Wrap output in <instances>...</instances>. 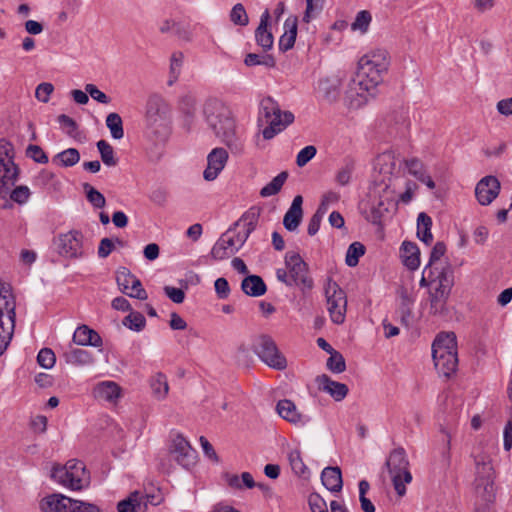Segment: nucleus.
Masks as SVG:
<instances>
[{
	"label": "nucleus",
	"instance_id": "a878e982",
	"mask_svg": "<svg viewBox=\"0 0 512 512\" xmlns=\"http://www.w3.org/2000/svg\"><path fill=\"white\" fill-rule=\"evenodd\" d=\"M236 246L233 243L232 229L226 231L213 245L211 256L215 260H223L237 252Z\"/></svg>",
	"mask_w": 512,
	"mask_h": 512
},
{
	"label": "nucleus",
	"instance_id": "6ab92c4d",
	"mask_svg": "<svg viewBox=\"0 0 512 512\" xmlns=\"http://www.w3.org/2000/svg\"><path fill=\"white\" fill-rule=\"evenodd\" d=\"M500 182L495 176H485L476 185L475 195L481 205H489L500 192Z\"/></svg>",
	"mask_w": 512,
	"mask_h": 512
},
{
	"label": "nucleus",
	"instance_id": "338daca9",
	"mask_svg": "<svg viewBox=\"0 0 512 512\" xmlns=\"http://www.w3.org/2000/svg\"><path fill=\"white\" fill-rule=\"evenodd\" d=\"M26 155L40 164H46L49 160L46 153L38 145H29L26 149Z\"/></svg>",
	"mask_w": 512,
	"mask_h": 512
},
{
	"label": "nucleus",
	"instance_id": "a18cd8bd",
	"mask_svg": "<svg viewBox=\"0 0 512 512\" xmlns=\"http://www.w3.org/2000/svg\"><path fill=\"white\" fill-rule=\"evenodd\" d=\"M83 191L86 195L87 201L97 209L103 208L106 205V199L104 195L99 192L96 188H94L89 183L82 184Z\"/></svg>",
	"mask_w": 512,
	"mask_h": 512
},
{
	"label": "nucleus",
	"instance_id": "ddd939ff",
	"mask_svg": "<svg viewBox=\"0 0 512 512\" xmlns=\"http://www.w3.org/2000/svg\"><path fill=\"white\" fill-rule=\"evenodd\" d=\"M145 123L154 133L167 130L169 125V107L160 95H151L146 104Z\"/></svg>",
	"mask_w": 512,
	"mask_h": 512
},
{
	"label": "nucleus",
	"instance_id": "8fccbe9b",
	"mask_svg": "<svg viewBox=\"0 0 512 512\" xmlns=\"http://www.w3.org/2000/svg\"><path fill=\"white\" fill-rule=\"evenodd\" d=\"M122 324L128 329L140 332L145 328L146 319L140 312H131L124 317Z\"/></svg>",
	"mask_w": 512,
	"mask_h": 512
},
{
	"label": "nucleus",
	"instance_id": "e433bc0d",
	"mask_svg": "<svg viewBox=\"0 0 512 512\" xmlns=\"http://www.w3.org/2000/svg\"><path fill=\"white\" fill-rule=\"evenodd\" d=\"M259 210L250 208L246 211L237 222L234 223L235 228H242L249 235L255 230L259 221Z\"/></svg>",
	"mask_w": 512,
	"mask_h": 512
},
{
	"label": "nucleus",
	"instance_id": "bb28decb",
	"mask_svg": "<svg viewBox=\"0 0 512 512\" xmlns=\"http://www.w3.org/2000/svg\"><path fill=\"white\" fill-rule=\"evenodd\" d=\"M280 417L294 424L304 425L309 422V418L297 411L296 405L289 399L278 401L276 406Z\"/></svg>",
	"mask_w": 512,
	"mask_h": 512
},
{
	"label": "nucleus",
	"instance_id": "9b49d317",
	"mask_svg": "<svg viewBox=\"0 0 512 512\" xmlns=\"http://www.w3.org/2000/svg\"><path fill=\"white\" fill-rule=\"evenodd\" d=\"M371 197V220L377 223L396 205L397 200L395 199L394 190L390 188V184L386 182L385 178L379 182L375 180L371 187Z\"/></svg>",
	"mask_w": 512,
	"mask_h": 512
},
{
	"label": "nucleus",
	"instance_id": "20e7f679",
	"mask_svg": "<svg viewBox=\"0 0 512 512\" xmlns=\"http://www.w3.org/2000/svg\"><path fill=\"white\" fill-rule=\"evenodd\" d=\"M494 452V445L478 442L471 451L474 460V492L476 497L484 503H491L494 500V467L491 455Z\"/></svg>",
	"mask_w": 512,
	"mask_h": 512
},
{
	"label": "nucleus",
	"instance_id": "680f3d73",
	"mask_svg": "<svg viewBox=\"0 0 512 512\" xmlns=\"http://www.w3.org/2000/svg\"><path fill=\"white\" fill-rule=\"evenodd\" d=\"M15 324L0 325V356L7 349L14 332Z\"/></svg>",
	"mask_w": 512,
	"mask_h": 512
},
{
	"label": "nucleus",
	"instance_id": "ea45409f",
	"mask_svg": "<svg viewBox=\"0 0 512 512\" xmlns=\"http://www.w3.org/2000/svg\"><path fill=\"white\" fill-rule=\"evenodd\" d=\"M183 60H184V55L182 52H174L171 55L170 66H169V77L167 80L168 86H173L177 82V80L181 74Z\"/></svg>",
	"mask_w": 512,
	"mask_h": 512
},
{
	"label": "nucleus",
	"instance_id": "f03ea898",
	"mask_svg": "<svg viewBox=\"0 0 512 512\" xmlns=\"http://www.w3.org/2000/svg\"><path fill=\"white\" fill-rule=\"evenodd\" d=\"M203 115L215 135L228 146L232 153H241L242 139L236 134L235 121L230 109L219 99L210 98L203 106Z\"/></svg>",
	"mask_w": 512,
	"mask_h": 512
},
{
	"label": "nucleus",
	"instance_id": "f704fd0d",
	"mask_svg": "<svg viewBox=\"0 0 512 512\" xmlns=\"http://www.w3.org/2000/svg\"><path fill=\"white\" fill-rule=\"evenodd\" d=\"M241 289L248 296L259 297L266 293L267 287L260 276L249 275L242 280Z\"/></svg>",
	"mask_w": 512,
	"mask_h": 512
},
{
	"label": "nucleus",
	"instance_id": "7ed1b4c3",
	"mask_svg": "<svg viewBox=\"0 0 512 512\" xmlns=\"http://www.w3.org/2000/svg\"><path fill=\"white\" fill-rule=\"evenodd\" d=\"M203 115L215 135L228 146L232 153H241L242 139L236 134L235 121L230 109L219 99L210 98L203 106Z\"/></svg>",
	"mask_w": 512,
	"mask_h": 512
},
{
	"label": "nucleus",
	"instance_id": "c9c22d12",
	"mask_svg": "<svg viewBox=\"0 0 512 512\" xmlns=\"http://www.w3.org/2000/svg\"><path fill=\"white\" fill-rule=\"evenodd\" d=\"M432 218L425 212H421L417 217V237L426 245H430L433 241L431 232Z\"/></svg>",
	"mask_w": 512,
	"mask_h": 512
},
{
	"label": "nucleus",
	"instance_id": "5fc2aeb1",
	"mask_svg": "<svg viewBox=\"0 0 512 512\" xmlns=\"http://www.w3.org/2000/svg\"><path fill=\"white\" fill-rule=\"evenodd\" d=\"M56 158L64 167H72L80 160V154L75 148H68L57 154Z\"/></svg>",
	"mask_w": 512,
	"mask_h": 512
},
{
	"label": "nucleus",
	"instance_id": "2eb2a0df",
	"mask_svg": "<svg viewBox=\"0 0 512 512\" xmlns=\"http://www.w3.org/2000/svg\"><path fill=\"white\" fill-rule=\"evenodd\" d=\"M169 451L173 459L183 468L189 469L196 463L197 452L182 434H176L172 438Z\"/></svg>",
	"mask_w": 512,
	"mask_h": 512
},
{
	"label": "nucleus",
	"instance_id": "3c124183",
	"mask_svg": "<svg viewBox=\"0 0 512 512\" xmlns=\"http://www.w3.org/2000/svg\"><path fill=\"white\" fill-rule=\"evenodd\" d=\"M365 253V247L360 242H353L349 245L346 253L345 262L349 267H355L359 258L363 256Z\"/></svg>",
	"mask_w": 512,
	"mask_h": 512
},
{
	"label": "nucleus",
	"instance_id": "b1692460",
	"mask_svg": "<svg viewBox=\"0 0 512 512\" xmlns=\"http://www.w3.org/2000/svg\"><path fill=\"white\" fill-rule=\"evenodd\" d=\"M320 390L328 393L335 401H342L348 394V387L344 383L332 380L323 374L316 378Z\"/></svg>",
	"mask_w": 512,
	"mask_h": 512
},
{
	"label": "nucleus",
	"instance_id": "7c9ffc66",
	"mask_svg": "<svg viewBox=\"0 0 512 512\" xmlns=\"http://www.w3.org/2000/svg\"><path fill=\"white\" fill-rule=\"evenodd\" d=\"M402 263L409 270H416L420 266V250L416 243L404 241L400 248Z\"/></svg>",
	"mask_w": 512,
	"mask_h": 512
},
{
	"label": "nucleus",
	"instance_id": "0e129e2a",
	"mask_svg": "<svg viewBox=\"0 0 512 512\" xmlns=\"http://www.w3.org/2000/svg\"><path fill=\"white\" fill-rule=\"evenodd\" d=\"M339 200H340V194L338 192L332 191V190L327 191L326 193L323 194L321 202H320L317 210H319L321 213L326 214V212L328 211V208L331 205L336 204Z\"/></svg>",
	"mask_w": 512,
	"mask_h": 512
},
{
	"label": "nucleus",
	"instance_id": "72a5a7b5",
	"mask_svg": "<svg viewBox=\"0 0 512 512\" xmlns=\"http://www.w3.org/2000/svg\"><path fill=\"white\" fill-rule=\"evenodd\" d=\"M297 36V18L289 17L284 22V33L279 39V49L286 52L293 48Z\"/></svg>",
	"mask_w": 512,
	"mask_h": 512
},
{
	"label": "nucleus",
	"instance_id": "1a4fd4ad",
	"mask_svg": "<svg viewBox=\"0 0 512 512\" xmlns=\"http://www.w3.org/2000/svg\"><path fill=\"white\" fill-rule=\"evenodd\" d=\"M385 464L397 494L403 496L406 493L405 485L412 481L405 450L402 447L392 450Z\"/></svg>",
	"mask_w": 512,
	"mask_h": 512
},
{
	"label": "nucleus",
	"instance_id": "58836bf2",
	"mask_svg": "<svg viewBox=\"0 0 512 512\" xmlns=\"http://www.w3.org/2000/svg\"><path fill=\"white\" fill-rule=\"evenodd\" d=\"M152 394L158 400H163L169 391V385L166 375L161 372L156 373L150 379Z\"/></svg>",
	"mask_w": 512,
	"mask_h": 512
},
{
	"label": "nucleus",
	"instance_id": "2f4dec72",
	"mask_svg": "<svg viewBox=\"0 0 512 512\" xmlns=\"http://www.w3.org/2000/svg\"><path fill=\"white\" fill-rule=\"evenodd\" d=\"M322 484L331 492H340L343 486L341 469L338 466H328L321 473Z\"/></svg>",
	"mask_w": 512,
	"mask_h": 512
},
{
	"label": "nucleus",
	"instance_id": "4c0bfd02",
	"mask_svg": "<svg viewBox=\"0 0 512 512\" xmlns=\"http://www.w3.org/2000/svg\"><path fill=\"white\" fill-rule=\"evenodd\" d=\"M430 313L440 315L446 311V304L450 294L429 289Z\"/></svg>",
	"mask_w": 512,
	"mask_h": 512
},
{
	"label": "nucleus",
	"instance_id": "4d7b16f0",
	"mask_svg": "<svg viewBox=\"0 0 512 512\" xmlns=\"http://www.w3.org/2000/svg\"><path fill=\"white\" fill-rule=\"evenodd\" d=\"M324 0H306V10L303 16V21L309 23L311 19L315 18L323 9Z\"/></svg>",
	"mask_w": 512,
	"mask_h": 512
},
{
	"label": "nucleus",
	"instance_id": "f8f14e48",
	"mask_svg": "<svg viewBox=\"0 0 512 512\" xmlns=\"http://www.w3.org/2000/svg\"><path fill=\"white\" fill-rule=\"evenodd\" d=\"M253 352L270 368L284 370L287 367L285 356L279 351L275 341L269 335H259L252 343Z\"/></svg>",
	"mask_w": 512,
	"mask_h": 512
},
{
	"label": "nucleus",
	"instance_id": "39448f33",
	"mask_svg": "<svg viewBox=\"0 0 512 512\" xmlns=\"http://www.w3.org/2000/svg\"><path fill=\"white\" fill-rule=\"evenodd\" d=\"M285 268L276 270V278L290 288H298L306 296L314 288L308 264L295 252H287L284 257Z\"/></svg>",
	"mask_w": 512,
	"mask_h": 512
},
{
	"label": "nucleus",
	"instance_id": "f3484780",
	"mask_svg": "<svg viewBox=\"0 0 512 512\" xmlns=\"http://www.w3.org/2000/svg\"><path fill=\"white\" fill-rule=\"evenodd\" d=\"M159 503V497L135 491L118 503L117 510L118 512H146L148 504L155 506Z\"/></svg>",
	"mask_w": 512,
	"mask_h": 512
},
{
	"label": "nucleus",
	"instance_id": "69168bd1",
	"mask_svg": "<svg viewBox=\"0 0 512 512\" xmlns=\"http://www.w3.org/2000/svg\"><path fill=\"white\" fill-rule=\"evenodd\" d=\"M54 91V86L49 82L40 83L35 90V97L38 101L47 103L51 94Z\"/></svg>",
	"mask_w": 512,
	"mask_h": 512
},
{
	"label": "nucleus",
	"instance_id": "de8ad7c7",
	"mask_svg": "<svg viewBox=\"0 0 512 512\" xmlns=\"http://www.w3.org/2000/svg\"><path fill=\"white\" fill-rule=\"evenodd\" d=\"M106 126L114 139H122L124 136L123 121L118 113L112 112L106 117Z\"/></svg>",
	"mask_w": 512,
	"mask_h": 512
},
{
	"label": "nucleus",
	"instance_id": "473e14b6",
	"mask_svg": "<svg viewBox=\"0 0 512 512\" xmlns=\"http://www.w3.org/2000/svg\"><path fill=\"white\" fill-rule=\"evenodd\" d=\"M405 165L408 169L409 174L414 176L417 180L424 183L429 189L435 188V182L426 173L423 162L418 158H411L405 160Z\"/></svg>",
	"mask_w": 512,
	"mask_h": 512
},
{
	"label": "nucleus",
	"instance_id": "13d9d810",
	"mask_svg": "<svg viewBox=\"0 0 512 512\" xmlns=\"http://www.w3.org/2000/svg\"><path fill=\"white\" fill-rule=\"evenodd\" d=\"M289 463L293 472L298 476L305 475L307 467L304 464L299 451H291L288 456Z\"/></svg>",
	"mask_w": 512,
	"mask_h": 512
},
{
	"label": "nucleus",
	"instance_id": "c85d7f7f",
	"mask_svg": "<svg viewBox=\"0 0 512 512\" xmlns=\"http://www.w3.org/2000/svg\"><path fill=\"white\" fill-rule=\"evenodd\" d=\"M302 203V196H295L290 208L285 213L283 225L288 231H295L300 225L303 216Z\"/></svg>",
	"mask_w": 512,
	"mask_h": 512
},
{
	"label": "nucleus",
	"instance_id": "603ef678",
	"mask_svg": "<svg viewBox=\"0 0 512 512\" xmlns=\"http://www.w3.org/2000/svg\"><path fill=\"white\" fill-rule=\"evenodd\" d=\"M135 278V275L126 267H121L116 272V281L120 290L127 295L129 288Z\"/></svg>",
	"mask_w": 512,
	"mask_h": 512
},
{
	"label": "nucleus",
	"instance_id": "412c9836",
	"mask_svg": "<svg viewBox=\"0 0 512 512\" xmlns=\"http://www.w3.org/2000/svg\"><path fill=\"white\" fill-rule=\"evenodd\" d=\"M74 499L60 493H54L44 497L39 508L41 512H72Z\"/></svg>",
	"mask_w": 512,
	"mask_h": 512
},
{
	"label": "nucleus",
	"instance_id": "49530a36",
	"mask_svg": "<svg viewBox=\"0 0 512 512\" xmlns=\"http://www.w3.org/2000/svg\"><path fill=\"white\" fill-rule=\"evenodd\" d=\"M96 145L103 163L109 167L116 166L118 159L115 157L113 147L106 140H99Z\"/></svg>",
	"mask_w": 512,
	"mask_h": 512
},
{
	"label": "nucleus",
	"instance_id": "9d476101",
	"mask_svg": "<svg viewBox=\"0 0 512 512\" xmlns=\"http://www.w3.org/2000/svg\"><path fill=\"white\" fill-rule=\"evenodd\" d=\"M13 147L5 139L0 140V200H5L18 178V167L13 161Z\"/></svg>",
	"mask_w": 512,
	"mask_h": 512
},
{
	"label": "nucleus",
	"instance_id": "393cba45",
	"mask_svg": "<svg viewBox=\"0 0 512 512\" xmlns=\"http://www.w3.org/2000/svg\"><path fill=\"white\" fill-rule=\"evenodd\" d=\"M270 20V12L266 9L260 17V23L255 30V40L258 46L264 51H268L273 47L274 38L272 32L268 29Z\"/></svg>",
	"mask_w": 512,
	"mask_h": 512
},
{
	"label": "nucleus",
	"instance_id": "dca6fc26",
	"mask_svg": "<svg viewBox=\"0 0 512 512\" xmlns=\"http://www.w3.org/2000/svg\"><path fill=\"white\" fill-rule=\"evenodd\" d=\"M83 235L79 231H70L61 234L56 240L58 253L66 258H77L82 256Z\"/></svg>",
	"mask_w": 512,
	"mask_h": 512
},
{
	"label": "nucleus",
	"instance_id": "052dcab7",
	"mask_svg": "<svg viewBox=\"0 0 512 512\" xmlns=\"http://www.w3.org/2000/svg\"><path fill=\"white\" fill-rule=\"evenodd\" d=\"M38 364L45 368L50 369L55 365L56 357L54 352L50 348H43L37 355Z\"/></svg>",
	"mask_w": 512,
	"mask_h": 512
},
{
	"label": "nucleus",
	"instance_id": "4be33fe9",
	"mask_svg": "<svg viewBox=\"0 0 512 512\" xmlns=\"http://www.w3.org/2000/svg\"><path fill=\"white\" fill-rule=\"evenodd\" d=\"M178 109L181 113L183 125L190 130L196 120L197 98L192 92L183 94L178 101Z\"/></svg>",
	"mask_w": 512,
	"mask_h": 512
},
{
	"label": "nucleus",
	"instance_id": "aec40b11",
	"mask_svg": "<svg viewBox=\"0 0 512 512\" xmlns=\"http://www.w3.org/2000/svg\"><path fill=\"white\" fill-rule=\"evenodd\" d=\"M228 153L224 148H214L207 156V167L203 172L206 181L215 180L224 169Z\"/></svg>",
	"mask_w": 512,
	"mask_h": 512
},
{
	"label": "nucleus",
	"instance_id": "79ce46f5",
	"mask_svg": "<svg viewBox=\"0 0 512 512\" xmlns=\"http://www.w3.org/2000/svg\"><path fill=\"white\" fill-rule=\"evenodd\" d=\"M400 296V313L402 321H406V319L411 317L412 307L415 302V296L412 292L408 291L405 288H402L399 292Z\"/></svg>",
	"mask_w": 512,
	"mask_h": 512
},
{
	"label": "nucleus",
	"instance_id": "a211bd4d",
	"mask_svg": "<svg viewBox=\"0 0 512 512\" xmlns=\"http://www.w3.org/2000/svg\"><path fill=\"white\" fill-rule=\"evenodd\" d=\"M15 300L10 286L0 281V325L15 324Z\"/></svg>",
	"mask_w": 512,
	"mask_h": 512
},
{
	"label": "nucleus",
	"instance_id": "a19ab883",
	"mask_svg": "<svg viewBox=\"0 0 512 512\" xmlns=\"http://www.w3.org/2000/svg\"><path fill=\"white\" fill-rule=\"evenodd\" d=\"M226 480L228 485L234 489L240 490L243 489L244 487L252 489L256 486V482L254 481L253 476L249 472H243L240 477L235 474L227 475Z\"/></svg>",
	"mask_w": 512,
	"mask_h": 512
},
{
	"label": "nucleus",
	"instance_id": "09e8293b",
	"mask_svg": "<svg viewBox=\"0 0 512 512\" xmlns=\"http://www.w3.org/2000/svg\"><path fill=\"white\" fill-rule=\"evenodd\" d=\"M66 360L73 365H88L93 363L92 355L82 348H75L66 353Z\"/></svg>",
	"mask_w": 512,
	"mask_h": 512
},
{
	"label": "nucleus",
	"instance_id": "423d86ee",
	"mask_svg": "<svg viewBox=\"0 0 512 512\" xmlns=\"http://www.w3.org/2000/svg\"><path fill=\"white\" fill-rule=\"evenodd\" d=\"M432 357L439 374L449 377L458 366L457 341L453 332L438 334L432 344Z\"/></svg>",
	"mask_w": 512,
	"mask_h": 512
},
{
	"label": "nucleus",
	"instance_id": "6e6552de",
	"mask_svg": "<svg viewBox=\"0 0 512 512\" xmlns=\"http://www.w3.org/2000/svg\"><path fill=\"white\" fill-rule=\"evenodd\" d=\"M260 115L267 123V126L262 131L265 140L274 138L294 121L293 113L282 111L279 104L270 96L261 100Z\"/></svg>",
	"mask_w": 512,
	"mask_h": 512
},
{
	"label": "nucleus",
	"instance_id": "6e6d98bb",
	"mask_svg": "<svg viewBox=\"0 0 512 512\" xmlns=\"http://www.w3.org/2000/svg\"><path fill=\"white\" fill-rule=\"evenodd\" d=\"M327 368L333 373H342L346 369L345 359L338 351H333L327 360Z\"/></svg>",
	"mask_w": 512,
	"mask_h": 512
},
{
	"label": "nucleus",
	"instance_id": "cd10ccee",
	"mask_svg": "<svg viewBox=\"0 0 512 512\" xmlns=\"http://www.w3.org/2000/svg\"><path fill=\"white\" fill-rule=\"evenodd\" d=\"M121 392V387L114 381L99 382L93 389L95 398L110 403H116L121 397Z\"/></svg>",
	"mask_w": 512,
	"mask_h": 512
},
{
	"label": "nucleus",
	"instance_id": "0eeeda50",
	"mask_svg": "<svg viewBox=\"0 0 512 512\" xmlns=\"http://www.w3.org/2000/svg\"><path fill=\"white\" fill-rule=\"evenodd\" d=\"M51 478L61 486L80 491L90 485V473L82 461L71 459L65 465H54Z\"/></svg>",
	"mask_w": 512,
	"mask_h": 512
},
{
	"label": "nucleus",
	"instance_id": "37998d69",
	"mask_svg": "<svg viewBox=\"0 0 512 512\" xmlns=\"http://www.w3.org/2000/svg\"><path fill=\"white\" fill-rule=\"evenodd\" d=\"M287 178L288 172L282 171L260 190V195L262 197L276 195L281 190Z\"/></svg>",
	"mask_w": 512,
	"mask_h": 512
},
{
	"label": "nucleus",
	"instance_id": "e2e57ef3",
	"mask_svg": "<svg viewBox=\"0 0 512 512\" xmlns=\"http://www.w3.org/2000/svg\"><path fill=\"white\" fill-rule=\"evenodd\" d=\"M372 20L371 14L366 11H360L357 13L354 22L352 23L353 30H360L361 32H366Z\"/></svg>",
	"mask_w": 512,
	"mask_h": 512
},
{
	"label": "nucleus",
	"instance_id": "864d4df0",
	"mask_svg": "<svg viewBox=\"0 0 512 512\" xmlns=\"http://www.w3.org/2000/svg\"><path fill=\"white\" fill-rule=\"evenodd\" d=\"M230 21L237 26H247L249 17L245 7L241 3L235 4L230 11Z\"/></svg>",
	"mask_w": 512,
	"mask_h": 512
},
{
	"label": "nucleus",
	"instance_id": "c756f323",
	"mask_svg": "<svg viewBox=\"0 0 512 512\" xmlns=\"http://www.w3.org/2000/svg\"><path fill=\"white\" fill-rule=\"evenodd\" d=\"M73 341L77 345L81 346H102L101 336L98 334V332L89 328L87 325H81L75 330L73 334Z\"/></svg>",
	"mask_w": 512,
	"mask_h": 512
},
{
	"label": "nucleus",
	"instance_id": "4468645a",
	"mask_svg": "<svg viewBox=\"0 0 512 512\" xmlns=\"http://www.w3.org/2000/svg\"><path fill=\"white\" fill-rule=\"evenodd\" d=\"M325 296L332 322L342 324L345 321L347 308L345 291L335 281L328 279L325 285Z\"/></svg>",
	"mask_w": 512,
	"mask_h": 512
},
{
	"label": "nucleus",
	"instance_id": "bf43d9fd",
	"mask_svg": "<svg viewBox=\"0 0 512 512\" xmlns=\"http://www.w3.org/2000/svg\"><path fill=\"white\" fill-rule=\"evenodd\" d=\"M8 195L10 199L18 204H25L30 198L31 192L27 186L20 185L15 187L12 191L9 190Z\"/></svg>",
	"mask_w": 512,
	"mask_h": 512
},
{
	"label": "nucleus",
	"instance_id": "c03bdc74",
	"mask_svg": "<svg viewBox=\"0 0 512 512\" xmlns=\"http://www.w3.org/2000/svg\"><path fill=\"white\" fill-rule=\"evenodd\" d=\"M244 63L246 66H257L262 65L267 68H273L276 65V60L272 55L269 54H256V53H248L244 59Z\"/></svg>",
	"mask_w": 512,
	"mask_h": 512
},
{
	"label": "nucleus",
	"instance_id": "5701e85b",
	"mask_svg": "<svg viewBox=\"0 0 512 512\" xmlns=\"http://www.w3.org/2000/svg\"><path fill=\"white\" fill-rule=\"evenodd\" d=\"M433 273L432 290L450 294L454 285V274L451 267L449 265L441 268L435 267Z\"/></svg>",
	"mask_w": 512,
	"mask_h": 512
},
{
	"label": "nucleus",
	"instance_id": "f257e3e1",
	"mask_svg": "<svg viewBox=\"0 0 512 512\" xmlns=\"http://www.w3.org/2000/svg\"><path fill=\"white\" fill-rule=\"evenodd\" d=\"M388 66V53L382 49L371 51L360 58L355 76L347 90L352 104L361 106L368 101L369 96H375L376 88L382 82Z\"/></svg>",
	"mask_w": 512,
	"mask_h": 512
},
{
	"label": "nucleus",
	"instance_id": "774afa93",
	"mask_svg": "<svg viewBox=\"0 0 512 512\" xmlns=\"http://www.w3.org/2000/svg\"><path fill=\"white\" fill-rule=\"evenodd\" d=\"M308 503L312 512H327L326 501L317 493L309 495Z\"/></svg>",
	"mask_w": 512,
	"mask_h": 512
}]
</instances>
